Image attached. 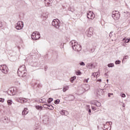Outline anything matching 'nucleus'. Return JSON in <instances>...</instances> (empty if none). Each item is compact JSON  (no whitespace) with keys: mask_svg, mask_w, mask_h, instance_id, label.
Listing matches in <instances>:
<instances>
[{"mask_svg":"<svg viewBox=\"0 0 130 130\" xmlns=\"http://www.w3.org/2000/svg\"><path fill=\"white\" fill-rule=\"evenodd\" d=\"M70 45L72 47L73 50L75 51H81L82 50V46L78 44V43L76 41L73 40L70 42Z\"/></svg>","mask_w":130,"mask_h":130,"instance_id":"1","label":"nucleus"},{"mask_svg":"<svg viewBox=\"0 0 130 130\" xmlns=\"http://www.w3.org/2000/svg\"><path fill=\"white\" fill-rule=\"evenodd\" d=\"M25 69L26 67L25 65H22L19 67L17 71V75H18L19 77H25L26 75H27V73L25 72Z\"/></svg>","mask_w":130,"mask_h":130,"instance_id":"2","label":"nucleus"},{"mask_svg":"<svg viewBox=\"0 0 130 130\" xmlns=\"http://www.w3.org/2000/svg\"><path fill=\"white\" fill-rule=\"evenodd\" d=\"M52 25L56 29H59L60 27V21L58 19H54L52 22Z\"/></svg>","mask_w":130,"mask_h":130,"instance_id":"3","label":"nucleus"},{"mask_svg":"<svg viewBox=\"0 0 130 130\" xmlns=\"http://www.w3.org/2000/svg\"><path fill=\"white\" fill-rule=\"evenodd\" d=\"M112 17L113 18L114 20H119V18H120V13L117 11H113Z\"/></svg>","mask_w":130,"mask_h":130,"instance_id":"4","label":"nucleus"},{"mask_svg":"<svg viewBox=\"0 0 130 130\" xmlns=\"http://www.w3.org/2000/svg\"><path fill=\"white\" fill-rule=\"evenodd\" d=\"M31 37L32 40H38L41 37L40 33L37 31L34 32L31 35Z\"/></svg>","mask_w":130,"mask_h":130,"instance_id":"5","label":"nucleus"},{"mask_svg":"<svg viewBox=\"0 0 130 130\" xmlns=\"http://www.w3.org/2000/svg\"><path fill=\"white\" fill-rule=\"evenodd\" d=\"M0 70L2 71L4 74H7L9 72V68L6 65H2L0 66Z\"/></svg>","mask_w":130,"mask_h":130,"instance_id":"6","label":"nucleus"},{"mask_svg":"<svg viewBox=\"0 0 130 130\" xmlns=\"http://www.w3.org/2000/svg\"><path fill=\"white\" fill-rule=\"evenodd\" d=\"M23 27H24V22H23V21H18L16 26V28L17 30H22Z\"/></svg>","mask_w":130,"mask_h":130,"instance_id":"7","label":"nucleus"},{"mask_svg":"<svg viewBox=\"0 0 130 130\" xmlns=\"http://www.w3.org/2000/svg\"><path fill=\"white\" fill-rule=\"evenodd\" d=\"M87 17L88 19H91L93 20L95 18V14L93 13V12L89 11L87 13Z\"/></svg>","mask_w":130,"mask_h":130,"instance_id":"8","label":"nucleus"},{"mask_svg":"<svg viewBox=\"0 0 130 130\" xmlns=\"http://www.w3.org/2000/svg\"><path fill=\"white\" fill-rule=\"evenodd\" d=\"M86 34L88 37H91L92 35H93V28L89 27L86 31Z\"/></svg>","mask_w":130,"mask_h":130,"instance_id":"9","label":"nucleus"},{"mask_svg":"<svg viewBox=\"0 0 130 130\" xmlns=\"http://www.w3.org/2000/svg\"><path fill=\"white\" fill-rule=\"evenodd\" d=\"M44 4L46 7H49L51 5V4H52V0H44Z\"/></svg>","mask_w":130,"mask_h":130,"instance_id":"10","label":"nucleus"},{"mask_svg":"<svg viewBox=\"0 0 130 130\" xmlns=\"http://www.w3.org/2000/svg\"><path fill=\"white\" fill-rule=\"evenodd\" d=\"M14 92H15V90H14L13 88H11L8 91V94H9V95H15Z\"/></svg>","mask_w":130,"mask_h":130,"instance_id":"11","label":"nucleus"},{"mask_svg":"<svg viewBox=\"0 0 130 130\" xmlns=\"http://www.w3.org/2000/svg\"><path fill=\"white\" fill-rule=\"evenodd\" d=\"M86 67L87 68V69L92 70V69H93V68H95V66L92 63H88L86 65Z\"/></svg>","mask_w":130,"mask_h":130,"instance_id":"12","label":"nucleus"},{"mask_svg":"<svg viewBox=\"0 0 130 130\" xmlns=\"http://www.w3.org/2000/svg\"><path fill=\"white\" fill-rule=\"evenodd\" d=\"M96 93L100 96H101V95H103V94H104V89H100L97 91Z\"/></svg>","mask_w":130,"mask_h":130,"instance_id":"13","label":"nucleus"},{"mask_svg":"<svg viewBox=\"0 0 130 130\" xmlns=\"http://www.w3.org/2000/svg\"><path fill=\"white\" fill-rule=\"evenodd\" d=\"M19 100L21 101V103H26L28 101V99L24 98H20Z\"/></svg>","mask_w":130,"mask_h":130,"instance_id":"14","label":"nucleus"},{"mask_svg":"<svg viewBox=\"0 0 130 130\" xmlns=\"http://www.w3.org/2000/svg\"><path fill=\"white\" fill-rule=\"evenodd\" d=\"M87 109H86V111H88L89 115H91L92 114V112L91 111V109H90V106L87 105Z\"/></svg>","mask_w":130,"mask_h":130,"instance_id":"15","label":"nucleus"},{"mask_svg":"<svg viewBox=\"0 0 130 130\" xmlns=\"http://www.w3.org/2000/svg\"><path fill=\"white\" fill-rule=\"evenodd\" d=\"M28 109L27 108H25L24 110L22 112V115H26L28 114Z\"/></svg>","mask_w":130,"mask_h":130,"instance_id":"16","label":"nucleus"},{"mask_svg":"<svg viewBox=\"0 0 130 130\" xmlns=\"http://www.w3.org/2000/svg\"><path fill=\"white\" fill-rule=\"evenodd\" d=\"M92 77H94V78H97V77H98V76H99V73L98 72H96V73H93L91 75Z\"/></svg>","mask_w":130,"mask_h":130,"instance_id":"17","label":"nucleus"},{"mask_svg":"<svg viewBox=\"0 0 130 130\" xmlns=\"http://www.w3.org/2000/svg\"><path fill=\"white\" fill-rule=\"evenodd\" d=\"M3 121L5 123H8V122H9V118H8V117H5Z\"/></svg>","mask_w":130,"mask_h":130,"instance_id":"18","label":"nucleus"},{"mask_svg":"<svg viewBox=\"0 0 130 130\" xmlns=\"http://www.w3.org/2000/svg\"><path fill=\"white\" fill-rule=\"evenodd\" d=\"M48 18V13L47 12H46L44 13V19L46 20Z\"/></svg>","mask_w":130,"mask_h":130,"instance_id":"19","label":"nucleus"},{"mask_svg":"<svg viewBox=\"0 0 130 130\" xmlns=\"http://www.w3.org/2000/svg\"><path fill=\"white\" fill-rule=\"evenodd\" d=\"M60 113L61 115H66V113H68V111H64V110H62L60 112Z\"/></svg>","mask_w":130,"mask_h":130,"instance_id":"20","label":"nucleus"},{"mask_svg":"<svg viewBox=\"0 0 130 130\" xmlns=\"http://www.w3.org/2000/svg\"><path fill=\"white\" fill-rule=\"evenodd\" d=\"M76 79H77V77H76V76H73V77H71V80H70L71 82L74 83V81L76 80Z\"/></svg>","mask_w":130,"mask_h":130,"instance_id":"21","label":"nucleus"},{"mask_svg":"<svg viewBox=\"0 0 130 130\" xmlns=\"http://www.w3.org/2000/svg\"><path fill=\"white\" fill-rule=\"evenodd\" d=\"M90 89V85H89L88 84H86L85 85V88H84V90L85 91H88V90H89Z\"/></svg>","mask_w":130,"mask_h":130,"instance_id":"22","label":"nucleus"},{"mask_svg":"<svg viewBox=\"0 0 130 130\" xmlns=\"http://www.w3.org/2000/svg\"><path fill=\"white\" fill-rule=\"evenodd\" d=\"M36 108L38 110H42V109H43L42 106H36Z\"/></svg>","mask_w":130,"mask_h":130,"instance_id":"23","label":"nucleus"},{"mask_svg":"<svg viewBox=\"0 0 130 130\" xmlns=\"http://www.w3.org/2000/svg\"><path fill=\"white\" fill-rule=\"evenodd\" d=\"M68 90H69V86H64L62 91L63 92H66Z\"/></svg>","mask_w":130,"mask_h":130,"instance_id":"24","label":"nucleus"},{"mask_svg":"<svg viewBox=\"0 0 130 130\" xmlns=\"http://www.w3.org/2000/svg\"><path fill=\"white\" fill-rule=\"evenodd\" d=\"M52 101H53V99L52 98H49L48 99L47 102H48V103L49 104V103H51V102H52Z\"/></svg>","mask_w":130,"mask_h":130,"instance_id":"25","label":"nucleus"},{"mask_svg":"<svg viewBox=\"0 0 130 130\" xmlns=\"http://www.w3.org/2000/svg\"><path fill=\"white\" fill-rule=\"evenodd\" d=\"M7 103L8 105H12V104H13V101L11 100H9L7 101Z\"/></svg>","mask_w":130,"mask_h":130,"instance_id":"26","label":"nucleus"},{"mask_svg":"<svg viewBox=\"0 0 130 130\" xmlns=\"http://www.w3.org/2000/svg\"><path fill=\"white\" fill-rule=\"evenodd\" d=\"M108 68H113L114 67V64L113 63H110L108 64Z\"/></svg>","mask_w":130,"mask_h":130,"instance_id":"27","label":"nucleus"},{"mask_svg":"<svg viewBox=\"0 0 130 130\" xmlns=\"http://www.w3.org/2000/svg\"><path fill=\"white\" fill-rule=\"evenodd\" d=\"M48 109H50V110H53V109H54V108L53 107V106H52V105H49L48 106Z\"/></svg>","mask_w":130,"mask_h":130,"instance_id":"28","label":"nucleus"},{"mask_svg":"<svg viewBox=\"0 0 130 130\" xmlns=\"http://www.w3.org/2000/svg\"><path fill=\"white\" fill-rule=\"evenodd\" d=\"M95 105H96V106H97V107H100V106H101V103H100L99 102H96L95 104Z\"/></svg>","mask_w":130,"mask_h":130,"instance_id":"29","label":"nucleus"},{"mask_svg":"<svg viewBox=\"0 0 130 130\" xmlns=\"http://www.w3.org/2000/svg\"><path fill=\"white\" fill-rule=\"evenodd\" d=\"M59 102H60V101L59 99H57L55 101V104H59Z\"/></svg>","mask_w":130,"mask_h":130,"instance_id":"30","label":"nucleus"},{"mask_svg":"<svg viewBox=\"0 0 130 130\" xmlns=\"http://www.w3.org/2000/svg\"><path fill=\"white\" fill-rule=\"evenodd\" d=\"M76 75H77V76H81L82 75V73H81L80 71H78L76 72Z\"/></svg>","mask_w":130,"mask_h":130,"instance_id":"31","label":"nucleus"},{"mask_svg":"<svg viewBox=\"0 0 130 130\" xmlns=\"http://www.w3.org/2000/svg\"><path fill=\"white\" fill-rule=\"evenodd\" d=\"M49 105L44 104V105H43V107H44V108H48V109Z\"/></svg>","mask_w":130,"mask_h":130,"instance_id":"32","label":"nucleus"},{"mask_svg":"<svg viewBox=\"0 0 130 130\" xmlns=\"http://www.w3.org/2000/svg\"><path fill=\"white\" fill-rule=\"evenodd\" d=\"M120 62H121V61L119 60L115 61V64H119L120 63Z\"/></svg>","mask_w":130,"mask_h":130,"instance_id":"33","label":"nucleus"},{"mask_svg":"<svg viewBox=\"0 0 130 130\" xmlns=\"http://www.w3.org/2000/svg\"><path fill=\"white\" fill-rule=\"evenodd\" d=\"M0 102H2L3 103V102H5V99L0 98Z\"/></svg>","mask_w":130,"mask_h":130,"instance_id":"34","label":"nucleus"},{"mask_svg":"<svg viewBox=\"0 0 130 130\" xmlns=\"http://www.w3.org/2000/svg\"><path fill=\"white\" fill-rule=\"evenodd\" d=\"M79 64H80V66H85V62H83V61L79 63Z\"/></svg>","mask_w":130,"mask_h":130,"instance_id":"35","label":"nucleus"},{"mask_svg":"<svg viewBox=\"0 0 130 130\" xmlns=\"http://www.w3.org/2000/svg\"><path fill=\"white\" fill-rule=\"evenodd\" d=\"M37 87L38 88H41L42 87V85H41V84H38Z\"/></svg>","mask_w":130,"mask_h":130,"instance_id":"36","label":"nucleus"},{"mask_svg":"<svg viewBox=\"0 0 130 130\" xmlns=\"http://www.w3.org/2000/svg\"><path fill=\"white\" fill-rule=\"evenodd\" d=\"M91 52H94L95 51V48H93L90 49Z\"/></svg>","mask_w":130,"mask_h":130,"instance_id":"37","label":"nucleus"},{"mask_svg":"<svg viewBox=\"0 0 130 130\" xmlns=\"http://www.w3.org/2000/svg\"><path fill=\"white\" fill-rule=\"evenodd\" d=\"M128 59V55H126L123 57V59Z\"/></svg>","mask_w":130,"mask_h":130,"instance_id":"38","label":"nucleus"},{"mask_svg":"<svg viewBox=\"0 0 130 130\" xmlns=\"http://www.w3.org/2000/svg\"><path fill=\"white\" fill-rule=\"evenodd\" d=\"M112 33H113V31H111L109 34V37H112Z\"/></svg>","mask_w":130,"mask_h":130,"instance_id":"39","label":"nucleus"},{"mask_svg":"<svg viewBox=\"0 0 130 130\" xmlns=\"http://www.w3.org/2000/svg\"><path fill=\"white\" fill-rule=\"evenodd\" d=\"M111 95L113 96V93H108V97H111Z\"/></svg>","mask_w":130,"mask_h":130,"instance_id":"40","label":"nucleus"},{"mask_svg":"<svg viewBox=\"0 0 130 130\" xmlns=\"http://www.w3.org/2000/svg\"><path fill=\"white\" fill-rule=\"evenodd\" d=\"M121 96L123 98H125V94H124V93L121 94Z\"/></svg>","mask_w":130,"mask_h":130,"instance_id":"41","label":"nucleus"},{"mask_svg":"<svg viewBox=\"0 0 130 130\" xmlns=\"http://www.w3.org/2000/svg\"><path fill=\"white\" fill-rule=\"evenodd\" d=\"M3 27V22L0 21V28H2Z\"/></svg>","mask_w":130,"mask_h":130,"instance_id":"42","label":"nucleus"},{"mask_svg":"<svg viewBox=\"0 0 130 130\" xmlns=\"http://www.w3.org/2000/svg\"><path fill=\"white\" fill-rule=\"evenodd\" d=\"M107 123H109L110 125L112 124V122H107L106 124H107Z\"/></svg>","mask_w":130,"mask_h":130,"instance_id":"43","label":"nucleus"},{"mask_svg":"<svg viewBox=\"0 0 130 130\" xmlns=\"http://www.w3.org/2000/svg\"><path fill=\"white\" fill-rule=\"evenodd\" d=\"M48 67L47 66H45V71L46 72L47 71Z\"/></svg>","mask_w":130,"mask_h":130,"instance_id":"44","label":"nucleus"},{"mask_svg":"<svg viewBox=\"0 0 130 130\" xmlns=\"http://www.w3.org/2000/svg\"><path fill=\"white\" fill-rule=\"evenodd\" d=\"M69 11H70L71 12H73V10L71 8H69Z\"/></svg>","mask_w":130,"mask_h":130,"instance_id":"45","label":"nucleus"},{"mask_svg":"<svg viewBox=\"0 0 130 130\" xmlns=\"http://www.w3.org/2000/svg\"><path fill=\"white\" fill-rule=\"evenodd\" d=\"M41 102H42V103H44V99H42L41 100Z\"/></svg>","mask_w":130,"mask_h":130,"instance_id":"46","label":"nucleus"},{"mask_svg":"<svg viewBox=\"0 0 130 130\" xmlns=\"http://www.w3.org/2000/svg\"><path fill=\"white\" fill-rule=\"evenodd\" d=\"M125 14H129V15H130V13L129 12L126 11L124 12Z\"/></svg>","mask_w":130,"mask_h":130,"instance_id":"47","label":"nucleus"},{"mask_svg":"<svg viewBox=\"0 0 130 130\" xmlns=\"http://www.w3.org/2000/svg\"><path fill=\"white\" fill-rule=\"evenodd\" d=\"M88 81H89V78H88L87 79H85L86 83H88Z\"/></svg>","mask_w":130,"mask_h":130,"instance_id":"48","label":"nucleus"},{"mask_svg":"<svg viewBox=\"0 0 130 130\" xmlns=\"http://www.w3.org/2000/svg\"><path fill=\"white\" fill-rule=\"evenodd\" d=\"M127 42H126V43H128V42H129V39H127Z\"/></svg>","mask_w":130,"mask_h":130,"instance_id":"49","label":"nucleus"},{"mask_svg":"<svg viewBox=\"0 0 130 130\" xmlns=\"http://www.w3.org/2000/svg\"><path fill=\"white\" fill-rule=\"evenodd\" d=\"M102 80L101 79H98V82H102Z\"/></svg>","mask_w":130,"mask_h":130,"instance_id":"50","label":"nucleus"},{"mask_svg":"<svg viewBox=\"0 0 130 130\" xmlns=\"http://www.w3.org/2000/svg\"><path fill=\"white\" fill-rule=\"evenodd\" d=\"M92 110H93V111H95V110H96V108H92Z\"/></svg>","mask_w":130,"mask_h":130,"instance_id":"51","label":"nucleus"},{"mask_svg":"<svg viewBox=\"0 0 130 130\" xmlns=\"http://www.w3.org/2000/svg\"><path fill=\"white\" fill-rule=\"evenodd\" d=\"M122 107H125V105H124L123 103V105H122Z\"/></svg>","mask_w":130,"mask_h":130,"instance_id":"52","label":"nucleus"},{"mask_svg":"<svg viewBox=\"0 0 130 130\" xmlns=\"http://www.w3.org/2000/svg\"><path fill=\"white\" fill-rule=\"evenodd\" d=\"M71 97H72V99H74V98H75V96H71Z\"/></svg>","mask_w":130,"mask_h":130,"instance_id":"53","label":"nucleus"},{"mask_svg":"<svg viewBox=\"0 0 130 130\" xmlns=\"http://www.w3.org/2000/svg\"><path fill=\"white\" fill-rule=\"evenodd\" d=\"M43 121L44 122V116L43 117Z\"/></svg>","mask_w":130,"mask_h":130,"instance_id":"54","label":"nucleus"},{"mask_svg":"<svg viewBox=\"0 0 130 130\" xmlns=\"http://www.w3.org/2000/svg\"><path fill=\"white\" fill-rule=\"evenodd\" d=\"M80 93H84V91L80 92Z\"/></svg>","mask_w":130,"mask_h":130,"instance_id":"55","label":"nucleus"},{"mask_svg":"<svg viewBox=\"0 0 130 130\" xmlns=\"http://www.w3.org/2000/svg\"><path fill=\"white\" fill-rule=\"evenodd\" d=\"M109 80L108 79H107V82H108Z\"/></svg>","mask_w":130,"mask_h":130,"instance_id":"56","label":"nucleus"},{"mask_svg":"<svg viewBox=\"0 0 130 130\" xmlns=\"http://www.w3.org/2000/svg\"><path fill=\"white\" fill-rule=\"evenodd\" d=\"M80 91H81L80 90H79V92H80Z\"/></svg>","mask_w":130,"mask_h":130,"instance_id":"57","label":"nucleus"},{"mask_svg":"<svg viewBox=\"0 0 130 130\" xmlns=\"http://www.w3.org/2000/svg\"><path fill=\"white\" fill-rule=\"evenodd\" d=\"M104 128H105V125H104Z\"/></svg>","mask_w":130,"mask_h":130,"instance_id":"58","label":"nucleus"},{"mask_svg":"<svg viewBox=\"0 0 130 130\" xmlns=\"http://www.w3.org/2000/svg\"><path fill=\"white\" fill-rule=\"evenodd\" d=\"M105 87H106V85H105Z\"/></svg>","mask_w":130,"mask_h":130,"instance_id":"59","label":"nucleus"},{"mask_svg":"<svg viewBox=\"0 0 130 130\" xmlns=\"http://www.w3.org/2000/svg\"><path fill=\"white\" fill-rule=\"evenodd\" d=\"M115 1H117V0H115Z\"/></svg>","mask_w":130,"mask_h":130,"instance_id":"60","label":"nucleus"}]
</instances>
